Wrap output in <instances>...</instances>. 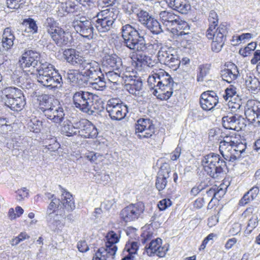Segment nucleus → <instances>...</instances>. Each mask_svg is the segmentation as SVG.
Listing matches in <instances>:
<instances>
[{
	"label": "nucleus",
	"mask_w": 260,
	"mask_h": 260,
	"mask_svg": "<svg viewBox=\"0 0 260 260\" xmlns=\"http://www.w3.org/2000/svg\"><path fill=\"white\" fill-rule=\"evenodd\" d=\"M72 99L75 108L88 114L101 111L103 108L99 96L88 91H77L74 93Z\"/></svg>",
	"instance_id": "3"
},
{
	"label": "nucleus",
	"mask_w": 260,
	"mask_h": 260,
	"mask_svg": "<svg viewBox=\"0 0 260 260\" xmlns=\"http://www.w3.org/2000/svg\"><path fill=\"white\" fill-rule=\"evenodd\" d=\"M256 46V43L252 42L249 43L244 48H241L239 51V53L240 55L244 57L248 56V55L251 54L253 51H254Z\"/></svg>",
	"instance_id": "52"
},
{
	"label": "nucleus",
	"mask_w": 260,
	"mask_h": 260,
	"mask_svg": "<svg viewBox=\"0 0 260 260\" xmlns=\"http://www.w3.org/2000/svg\"><path fill=\"white\" fill-rule=\"evenodd\" d=\"M172 26L170 31L173 35L177 37L188 36L189 33L185 31L188 30L190 27L186 21L181 20L179 17Z\"/></svg>",
	"instance_id": "29"
},
{
	"label": "nucleus",
	"mask_w": 260,
	"mask_h": 260,
	"mask_svg": "<svg viewBox=\"0 0 260 260\" xmlns=\"http://www.w3.org/2000/svg\"><path fill=\"white\" fill-rule=\"evenodd\" d=\"M120 237V234H117L113 231H109L107 234L105 249L108 251L110 255L114 256L117 250L116 244L119 241Z\"/></svg>",
	"instance_id": "26"
},
{
	"label": "nucleus",
	"mask_w": 260,
	"mask_h": 260,
	"mask_svg": "<svg viewBox=\"0 0 260 260\" xmlns=\"http://www.w3.org/2000/svg\"><path fill=\"white\" fill-rule=\"evenodd\" d=\"M171 48L162 47L157 53L158 60L161 63L165 64L173 54L171 53Z\"/></svg>",
	"instance_id": "37"
},
{
	"label": "nucleus",
	"mask_w": 260,
	"mask_h": 260,
	"mask_svg": "<svg viewBox=\"0 0 260 260\" xmlns=\"http://www.w3.org/2000/svg\"><path fill=\"white\" fill-rule=\"evenodd\" d=\"M46 147L51 151L57 150L60 147L59 143L57 142L55 139L51 138L49 141H46Z\"/></svg>",
	"instance_id": "63"
},
{
	"label": "nucleus",
	"mask_w": 260,
	"mask_h": 260,
	"mask_svg": "<svg viewBox=\"0 0 260 260\" xmlns=\"http://www.w3.org/2000/svg\"><path fill=\"white\" fill-rule=\"evenodd\" d=\"M246 108L257 113L258 119L260 120V102L257 100H249L247 102Z\"/></svg>",
	"instance_id": "44"
},
{
	"label": "nucleus",
	"mask_w": 260,
	"mask_h": 260,
	"mask_svg": "<svg viewBox=\"0 0 260 260\" xmlns=\"http://www.w3.org/2000/svg\"><path fill=\"white\" fill-rule=\"evenodd\" d=\"M27 127L30 131L35 133H39L43 127V122L37 117L32 115L27 124Z\"/></svg>",
	"instance_id": "35"
},
{
	"label": "nucleus",
	"mask_w": 260,
	"mask_h": 260,
	"mask_svg": "<svg viewBox=\"0 0 260 260\" xmlns=\"http://www.w3.org/2000/svg\"><path fill=\"white\" fill-rule=\"evenodd\" d=\"M141 79L132 80L129 83L126 84V88L128 92L132 94L137 95L142 88Z\"/></svg>",
	"instance_id": "32"
},
{
	"label": "nucleus",
	"mask_w": 260,
	"mask_h": 260,
	"mask_svg": "<svg viewBox=\"0 0 260 260\" xmlns=\"http://www.w3.org/2000/svg\"><path fill=\"white\" fill-rule=\"evenodd\" d=\"M246 148V143L242 142L240 141L239 143L234 144L232 146V149L228 151V155L222 156L224 160L228 161L233 162L240 157L241 154L245 150Z\"/></svg>",
	"instance_id": "28"
},
{
	"label": "nucleus",
	"mask_w": 260,
	"mask_h": 260,
	"mask_svg": "<svg viewBox=\"0 0 260 260\" xmlns=\"http://www.w3.org/2000/svg\"><path fill=\"white\" fill-rule=\"evenodd\" d=\"M245 116L247 121L250 123L257 124H260V120L258 119L257 113L250 111V110L245 108Z\"/></svg>",
	"instance_id": "48"
},
{
	"label": "nucleus",
	"mask_w": 260,
	"mask_h": 260,
	"mask_svg": "<svg viewBox=\"0 0 260 260\" xmlns=\"http://www.w3.org/2000/svg\"><path fill=\"white\" fill-rule=\"evenodd\" d=\"M84 157L95 164L101 163L104 160V156L103 154L96 153L94 151H88L85 154Z\"/></svg>",
	"instance_id": "41"
},
{
	"label": "nucleus",
	"mask_w": 260,
	"mask_h": 260,
	"mask_svg": "<svg viewBox=\"0 0 260 260\" xmlns=\"http://www.w3.org/2000/svg\"><path fill=\"white\" fill-rule=\"evenodd\" d=\"M162 241L159 238L152 240L148 246L145 247L147 254L150 256L156 255L159 257H165L169 249L170 245L168 243L162 245Z\"/></svg>",
	"instance_id": "16"
},
{
	"label": "nucleus",
	"mask_w": 260,
	"mask_h": 260,
	"mask_svg": "<svg viewBox=\"0 0 260 260\" xmlns=\"http://www.w3.org/2000/svg\"><path fill=\"white\" fill-rule=\"evenodd\" d=\"M106 110L113 120H120L124 118L128 112L127 107L116 99H112L108 101Z\"/></svg>",
	"instance_id": "13"
},
{
	"label": "nucleus",
	"mask_w": 260,
	"mask_h": 260,
	"mask_svg": "<svg viewBox=\"0 0 260 260\" xmlns=\"http://www.w3.org/2000/svg\"><path fill=\"white\" fill-rule=\"evenodd\" d=\"M181 61L176 55H173L165 64L168 66L170 69L174 71L177 70L180 66Z\"/></svg>",
	"instance_id": "50"
},
{
	"label": "nucleus",
	"mask_w": 260,
	"mask_h": 260,
	"mask_svg": "<svg viewBox=\"0 0 260 260\" xmlns=\"http://www.w3.org/2000/svg\"><path fill=\"white\" fill-rule=\"evenodd\" d=\"M110 256L108 251L104 247L99 248L94 254L92 260H107V257Z\"/></svg>",
	"instance_id": "55"
},
{
	"label": "nucleus",
	"mask_w": 260,
	"mask_h": 260,
	"mask_svg": "<svg viewBox=\"0 0 260 260\" xmlns=\"http://www.w3.org/2000/svg\"><path fill=\"white\" fill-rule=\"evenodd\" d=\"M36 103L37 110L42 112L44 114L48 110L52 105L58 100L51 94H41L36 96Z\"/></svg>",
	"instance_id": "24"
},
{
	"label": "nucleus",
	"mask_w": 260,
	"mask_h": 260,
	"mask_svg": "<svg viewBox=\"0 0 260 260\" xmlns=\"http://www.w3.org/2000/svg\"><path fill=\"white\" fill-rule=\"evenodd\" d=\"M96 17L95 26L97 30L100 32H106L112 28L117 15L113 9H107L98 13Z\"/></svg>",
	"instance_id": "9"
},
{
	"label": "nucleus",
	"mask_w": 260,
	"mask_h": 260,
	"mask_svg": "<svg viewBox=\"0 0 260 260\" xmlns=\"http://www.w3.org/2000/svg\"><path fill=\"white\" fill-rule=\"evenodd\" d=\"M258 212L259 209L257 206L250 205L244 211L241 215V217L245 219H252V218H258L257 214Z\"/></svg>",
	"instance_id": "38"
},
{
	"label": "nucleus",
	"mask_w": 260,
	"mask_h": 260,
	"mask_svg": "<svg viewBox=\"0 0 260 260\" xmlns=\"http://www.w3.org/2000/svg\"><path fill=\"white\" fill-rule=\"evenodd\" d=\"M15 37L11 27H8L4 29L2 39V45L3 49L8 51L12 48L14 45V41Z\"/></svg>",
	"instance_id": "30"
},
{
	"label": "nucleus",
	"mask_w": 260,
	"mask_h": 260,
	"mask_svg": "<svg viewBox=\"0 0 260 260\" xmlns=\"http://www.w3.org/2000/svg\"><path fill=\"white\" fill-rule=\"evenodd\" d=\"M73 24L76 31L81 36L89 40L93 39L94 27L90 19L75 20L73 21Z\"/></svg>",
	"instance_id": "17"
},
{
	"label": "nucleus",
	"mask_w": 260,
	"mask_h": 260,
	"mask_svg": "<svg viewBox=\"0 0 260 260\" xmlns=\"http://www.w3.org/2000/svg\"><path fill=\"white\" fill-rule=\"evenodd\" d=\"M207 209L211 210L213 214H219L222 209L220 200L217 198H212L207 206Z\"/></svg>",
	"instance_id": "43"
},
{
	"label": "nucleus",
	"mask_w": 260,
	"mask_h": 260,
	"mask_svg": "<svg viewBox=\"0 0 260 260\" xmlns=\"http://www.w3.org/2000/svg\"><path fill=\"white\" fill-rule=\"evenodd\" d=\"M104 71L109 82L114 84L117 83L120 78L119 74L115 72V71L106 70Z\"/></svg>",
	"instance_id": "61"
},
{
	"label": "nucleus",
	"mask_w": 260,
	"mask_h": 260,
	"mask_svg": "<svg viewBox=\"0 0 260 260\" xmlns=\"http://www.w3.org/2000/svg\"><path fill=\"white\" fill-rule=\"evenodd\" d=\"M252 34L250 33H243L241 35H236L232 37V41L236 42L235 45H239L242 42H245L252 38Z\"/></svg>",
	"instance_id": "56"
},
{
	"label": "nucleus",
	"mask_w": 260,
	"mask_h": 260,
	"mask_svg": "<svg viewBox=\"0 0 260 260\" xmlns=\"http://www.w3.org/2000/svg\"><path fill=\"white\" fill-rule=\"evenodd\" d=\"M237 120V114L227 115L222 118V125L226 129L233 131L236 130V122Z\"/></svg>",
	"instance_id": "34"
},
{
	"label": "nucleus",
	"mask_w": 260,
	"mask_h": 260,
	"mask_svg": "<svg viewBox=\"0 0 260 260\" xmlns=\"http://www.w3.org/2000/svg\"><path fill=\"white\" fill-rule=\"evenodd\" d=\"M25 0H7L8 7L12 9H18L23 7Z\"/></svg>",
	"instance_id": "58"
},
{
	"label": "nucleus",
	"mask_w": 260,
	"mask_h": 260,
	"mask_svg": "<svg viewBox=\"0 0 260 260\" xmlns=\"http://www.w3.org/2000/svg\"><path fill=\"white\" fill-rule=\"evenodd\" d=\"M204 171L211 177L216 178L223 171L226 162L220 155L210 153L205 155L202 161Z\"/></svg>",
	"instance_id": "8"
},
{
	"label": "nucleus",
	"mask_w": 260,
	"mask_h": 260,
	"mask_svg": "<svg viewBox=\"0 0 260 260\" xmlns=\"http://www.w3.org/2000/svg\"><path fill=\"white\" fill-rule=\"evenodd\" d=\"M62 206L59 204V200L55 198H53L51 202L49 204L47 208L48 213L50 214L58 212L60 210L59 214L61 213V209Z\"/></svg>",
	"instance_id": "46"
},
{
	"label": "nucleus",
	"mask_w": 260,
	"mask_h": 260,
	"mask_svg": "<svg viewBox=\"0 0 260 260\" xmlns=\"http://www.w3.org/2000/svg\"><path fill=\"white\" fill-rule=\"evenodd\" d=\"M24 210L20 206H17L14 210L11 208L8 211V216L9 218L12 220L20 217L23 213Z\"/></svg>",
	"instance_id": "51"
},
{
	"label": "nucleus",
	"mask_w": 260,
	"mask_h": 260,
	"mask_svg": "<svg viewBox=\"0 0 260 260\" xmlns=\"http://www.w3.org/2000/svg\"><path fill=\"white\" fill-rule=\"evenodd\" d=\"M135 134L139 139L151 138L155 133V125L149 118H140L135 125Z\"/></svg>",
	"instance_id": "12"
},
{
	"label": "nucleus",
	"mask_w": 260,
	"mask_h": 260,
	"mask_svg": "<svg viewBox=\"0 0 260 260\" xmlns=\"http://www.w3.org/2000/svg\"><path fill=\"white\" fill-rule=\"evenodd\" d=\"M147 83L153 94L160 100H168L173 93V79L162 69L156 70L149 75Z\"/></svg>",
	"instance_id": "1"
},
{
	"label": "nucleus",
	"mask_w": 260,
	"mask_h": 260,
	"mask_svg": "<svg viewBox=\"0 0 260 260\" xmlns=\"http://www.w3.org/2000/svg\"><path fill=\"white\" fill-rule=\"evenodd\" d=\"M259 191V189L257 186L255 185L253 186L240 200L239 205L241 206H244L251 201L254 200L258 194Z\"/></svg>",
	"instance_id": "31"
},
{
	"label": "nucleus",
	"mask_w": 260,
	"mask_h": 260,
	"mask_svg": "<svg viewBox=\"0 0 260 260\" xmlns=\"http://www.w3.org/2000/svg\"><path fill=\"white\" fill-rule=\"evenodd\" d=\"M78 134L85 139H94L98 135L99 132L96 126L89 120L82 119L75 123Z\"/></svg>",
	"instance_id": "15"
},
{
	"label": "nucleus",
	"mask_w": 260,
	"mask_h": 260,
	"mask_svg": "<svg viewBox=\"0 0 260 260\" xmlns=\"http://www.w3.org/2000/svg\"><path fill=\"white\" fill-rule=\"evenodd\" d=\"M245 116L247 121L250 123L257 124H260V120L258 119L257 113L250 111V110L245 108Z\"/></svg>",
	"instance_id": "47"
},
{
	"label": "nucleus",
	"mask_w": 260,
	"mask_h": 260,
	"mask_svg": "<svg viewBox=\"0 0 260 260\" xmlns=\"http://www.w3.org/2000/svg\"><path fill=\"white\" fill-rule=\"evenodd\" d=\"M124 76L126 78V80L128 81H132V80L140 79V77L137 75V72L134 69L128 67L126 69V70L124 73Z\"/></svg>",
	"instance_id": "60"
},
{
	"label": "nucleus",
	"mask_w": 260,
	"mask_h": 260,
	"mask_svg": "<svg viewBox=\"0 0 260 260\" xmlns=\"http://www.w3.org/2000/svg\"><path fill=\"white\" fill-rule=\"evenodd\" d=\"M78 130H76V125L73 126L72 124H65L61 128L62 134L71 137L78 134Z\"/></svg>",
	"instance_id": "54"
},
{
	"label": "nucleus",
	"mask_w": 260,
	"mask_h": 260,
	"mask_svg": "<svg viewBox=\"0 0 260 260\" xmlns=\"http://www.w3.org/2000/svg\"><path fill=\"white\" fill-rule=\"evenodd\" d=\"M145 26L154 34H158L162 31L159 22L152 17L147 22Z\"/></svg>",
	"instance_id": "42"
},
{
	"label": "nucleus",
	"mask_w": 260,
	"mask_h": 260,
	"mask_svg": "<svg viewBox=\"0 0 260 260\" xmlns=\"http://www.w3.org/2000/svg\"><path fill=\"white\" fill-rule=\"evenodd\" d=\"M218 103V97L213 91L208 90L202 93L200 98L201 108L205 111H209L214 108Z\"/></svg>",
	"instance_id": "21"
},
{
	"label": "nucleus",
	"mask_w": 260,
	"mask_h": 260,
	"mask_svg": "<svg viewBox=\"0 0 260 260\" xmlns=\"http://www.w3.org/2000/svg\"><path fill=\"white\" fill-rule=\"evenodd\" d=\"M61 203L63 207L60 215H64L66 211L70 212L74 209L75 207L74 200L72 195L66 189H62Z\"/></svg>",
	"instance_id": "27"
},
{
	"label": "nucleus",
	"mask_w": 260,
	"mask_h": 260,
	"mask_svg": "<svg viewBox=\"0 0 260 260\" xmlns=\"http://www.w3.org/2000/svg\"><path fill=\"white\" fill-rule=\"evenodd\" d=\"M209 27L207 29L206 36L209 40H212L211 49L215 52H219L224 44L226 39V34L228 32L226 25L221 23L216 28L218 24V17L215 11H211L209 15Z\"/></svg>",
	"instance_id": "2"
},
{
	"label": "nucleus",
	"mask_w": 260,
	"mask_h": 260,
	"mask_svg": "<svg viewBox=\"0 0 260 260\" xmlns=\"http://www.w3.org/2000/svg\"><path fill=\"white\" fill-rule=\"evenodd\" d=\"M121 32L126 46L131 49H135L141 39L138 31L130 24H125L122 26Z\"/></svg>",
	"instance_id": "14"
},
{
	"label": "nucleus",
	"mask_w": 260,
	"mask_h": 260,
	"mask_svg": "<svg viewBox=\"0 0 260 260\" xmlns=\"http://www.w3.org/2000/svg\"><path fill=\"white\" fill-rule=\"evenodd\" d=\"M137 16L139 21L144 25H146L147 22L152 18L147 12L144 10L139 12Z\"/></svg>",
	"instance_id": "57"
},
{
	"label": "nucleus",
	"mask_w": 260,
	"mask_h": 260,
	"mask_svg": "<svg viewBox=\"0 0 260 260\" xmlns=\"http://www.w3.org/2000/svg\"><path fill=\"white\" fill-rule=\"evenodd\" d=\"M258 218H252L248 219L247 224L244 231V233L246 235H249L252 231L258 225Z\"/></svg>",
	"instance_id": "49"
},
{
	"label": "nucleus",
	"mask_w": 260,
	"mask_h": 260,
	"mask_svg": "<svg viewBox=\"0 0 260 260\" xmlns=\"http://www.w3.org/2000/svg\"><path fill=\"white\" fill-rule=\"evenodd\" d=\"M63 56L70 64L79 68H83L87 64L85 58L75 49L69 48L63 52Z\"/></svg>",
	"instance_id": "19"
},
{
	"label": "nucleus",
	"mask_w": 260,
	"mask_h": 260,
	"mask_svg": "<svg viewBox=\"0 0 260 260\" xmlns=\"http://www.w3.org/2000/svg\"><path fill=\"white\" fill-rule=\"evenodd\" d=\"M145 209V205L142 202L130 204L121 211L120 218L126 222L136 221L142 217Z\"/></svg>",
	"instance_id": "10"
},
{
	"label": "nucleus",
	"mask_w": 260,
	"mask_h": 260,
	"mask_svg": "<svg viewBox=\"0 0 260 260\" xmlns=\"http://www.w3.org/2000/svg\"><path fill=\"white\" fill-rule=\"evenodd\" d=\"M1 98L5 105L13 111H21L26 104L22 91L17 87L4 88L1 90Z\"/></svg>",
	"instance_id": "4"
},
{
	"label": "nucleus",
	"mask_w": 260,
	"mask_h": 260,
	"mask_svg": "<svg viewBox=\"0 0 260 260\" xmlns=\"http://www.w3.org/2000/svg\"><path fill=\"white\" fill-rule=\"evenodd\" d=\"M92 88L96 90H103L106 87V82L100 77L95 78L94 82L91 83Z\"/></svg>",
	"instance_id": "62"
},
{
	"label": "nucleus",
	"mask_w": 260,
	"mask_h": 260,
	"mask_svg": "<svg viewBox=\"0 0 260 260\" xmlns=\"http://www.w3.org/2000/svg\"><path fill=\"white\" fill-rule=\"evenodd\" d=\"M159 16L161 22L164 24L168 25L170 24L171 26L176 22V20L179 17L173 12H170L166 11L161 12Z\"/></svg>",
	"instance_id": "33"
},
{
	"label": "nucleus",
	"mask_w": 260,
	"mask_h": 260,
	"mask_svg": "<svg viewBox=\"0 0 260 260\" xmlns=\"http://www.w3.org/2000/svg\"><path fill=\"white\" fill-rule=\"evenodd\" d=\"M22 24L28 27L29 32L32 34L37 32L38 27L36 21L34 19L31 18L24 19Z\"/></svg>",
	"instance_id": "53"
},
{
	"label": "nucleus",
	"mask_w": 260,
	"mask_h": 260,
	"mask_svg": "<svg viewBox=\"0 0 260 260\" xmlns=\"http://www.w3.org/2000/svg\"><path fill=\"white\" fill-rule=\"evenodd\" d=\"M100 68L98 62L94 61L88 63L87 69L84 72V76L89 78H94V75L96 74Z\"/></svg>",
	"instance_id": "40"
},
{
	"label": "nucleus",
	"mask_w": 260,
	"mask_h": 260,
	"mask_svg": "<svg viewBox=\"0 0 260 260\" xmlns=\"http://www.w3.org/2000/svg\"><path fill=\"white\" fill-rule=\"evenodd\" d=\"M171 172L170 165L163 163L157 172L155 183V186L158 191H161L167 187Z\"/></svg>",
	"instance_id": "18"
},
{
	"label": "nucleus",
	"mask_w": 260,
	"mask_h": 260,
	"mask_svg": "<svg viewBox=\"0 0 260 260\" xmlns=\"http://www.w3.org/2000/svg\"><path fill=\"white\" fill-rule=\"evenodd\" d=\"M102 64L104 71H117L119 72L122 68L121 58L115 53L105 54L103 57Z\"/></svg>",
	"instance_id": "20"
},
{
	"label": "nucleus",
	"mask_w": 260,
	"mask_h": 260,
	"mask_svg": "<svg viewBox=\"0 0 260 260\" xmlns=\"http://www.w3.org/2000/svg\"><path fill=\"white\" fill-rule=\"evenodd\" d=\"M245 85L248 90L254 91L259 87L260 82L254 76H247L245 79Z\"/></svg>",
	"instance_id": "39"
},
{
	"label": "nucleus",
	"mask_w": 260,
	"mask_h": 260,
	"mask_svg": "<svg viewBox=\"0 0 260 260\" xmlns=\"http://www.w3.org/2000/svg\"><path fill=\"white\" fill-rule=\"evenodd\" d=\"M222 137L223 139L220 142L219 149L222 156H226L232 146L242 141L241 136L238 130H235L224 132Z\"/></svg>",
	"instance_id": "11"
},
{
	"label": "nucleus",
	"mask_w": 260,
	"mask_h": 260,
	"mask_svg": "<svg viewBox=\"0 0 260 260\" xmlns=\"http://www.w3.org/2000/svg\"><path fill=\"white\" fill-rule=\"evenodd\" d=\"M131 64L135 69L141 70L145 61V56L142 54L133 52L131 54Z\"/></svg>",
	"instance_id": "36"
},
{
	"label": "nucleus",
	"mask_w": 260,
	"mask_h": 260,
	"mask_svg": "<svg viewBox=\"0 0 260 260\" xmlns=\"http://www.w3.org/2000/svg\"><path fill=\"white\" fill-rule=\"evenodd\" d=\"M138 248L139 246L138 242L128 241L125 245L123 253L124 254H126V253H127L128 254L134 255V254L137 253Z\"/></svg>",
	"instance_id": "45"
},
{
	"label": "nucleus",
	"mask_w": 260,
	"mask_h": 260,
	"mask_svg": "<svg viewBox=\"0 0 260 260\" xmlns=\"http://www.w3.org/2000/svg\"><path fill=\"white\" fill-rule=\"evenodd\" d=\"M40 54L32 50H27L22 54L19 60L20 67L25 70L28 75H37L41 69Z\"/></svg>",
	"instance_id": "7"
},
{
	"label": "nucleus",
	"mask_w": 260,
	"mask_h": 260,
	"mask_svg": "<svg viewBox=\"0 0 260 260\" xmlns=\"http://www.w3.org/2000/svg\"><path fill=\"white\" fill-rule=\"evenodd\" d=\"M168 7L181 14L186 15L191 10V5L187 0H165Z\"/></svg>",
	"instance_id": "25"
},
{
	"label": "nucleus",
	"mask_w": 260,
	"mask_h": 260,
	"mask_svg": "<svg viewBox=\"0 0 260 260\" xmlns=\"http://www.w3.org/2000/svg\"><path fill=\"white\" fill-rule=\"evenodd\" d=\"M37 75L38 81L44 86L56 88L62 82V77L51 64L47 62L41 64V69Z\"/></svg>",
	"instance_id": "5"
},
{
	"label": "nucleus",
	"mask_w": 260,
	"mask_h": 260,
	"mask_svg": "<svg viewBox=\"0 0 260 260\" xmlns=\"http://www.w3.org/2000/svg\"><path fill=\"white\" fill-rule=\"evenodd\" d=\"M30 236L25 232H21L18 236L13 238L11 242V244L13 246H16L21 242L28 239Z\"/></svg>",
	"instance_id": "59"
},
{
	"label": "nucleus",
	"mask_w": 260,
	"mask_h": 260,
	"mask_svg": "<svg viewBox=\"0 0 260 260\" xmlns=\"http://www.w3.org/2000/svg\"><path fill=\"white\" fill-rule=\"evenodd\" d=\"M220 75L223 81L229 83L235 81L239 76L237 66L232 62H226L222 68Z\"/></svg>",
	"instance_id": "22"
},
{
	"label": "nucleus",
	"mask_w": 260,
	"mask_h": 260,
	"mask_svg": "<svg viewBox=\"0 0 260 260\" xmlns=\"http://www.w3.org/2000/svg\"><path fill=\"white\" fill-rule=\"evenodd\" d=\"M172 204V202L169 199H164L158 202L157 207L160 211L165 210L170 207Z\"/></svg>",
	"instance_id": "64"
},
{
	"label": "nucleus",
	"mask_w": 260,
	"mask_h": 260,
	"mask_svg": "<svg viewBox=\"0 0 260 260\" xmlns=\"http://www.w3.org/2000/svg\"><path fill=\"white\" fill-rule=\"evenodd\" d=\"M45 116L54 122L59 123L63 119L64 113L63 109L58 100L55 101L52 106L44 114Z\"/></svg>",
	"instance_id": "23"
},
{
	"label": "nucleus",
	"mask_w": 260,
	"mask_h": 260,
	"mask_svg": "<svg viewBox=\"0 0 260 260\" xmlns=\"http://www.w3.org/2000/svg\"><path fill=\"white\" fill-rule=\"evenodd\" d=\"M46 28L50 38L57 46L63 47L71 42L72 36L70 32L65 31L54 19L48 18L46 19Z\"/></svg>",
	"instance_id": "6"
}]
</instances>
